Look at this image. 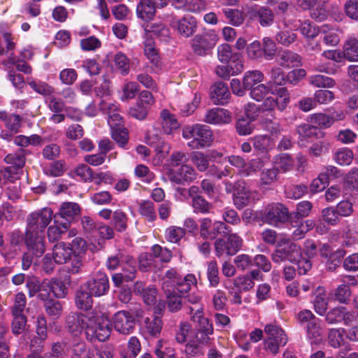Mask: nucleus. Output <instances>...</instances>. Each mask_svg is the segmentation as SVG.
I'll use <instances>...</instances> for the list:
<instances>
[{
    "instance_id": "nucleus-1",
    "label": "nucleus",
    "mask_w": 358,
    "mask_h": 358,
    "mask_svg": "<svg viewBox=\"0 0 358 358\" xmlns=\"http://www.w3.org/2000/svg\"><path fill=\"white\" fill-rule=\"evenodd\" d=\"M182 137L189 140L187 146L193 150L208 147L213 141V133L206 125L194 124L185 126L182 129Z\"/></svg>"
},
{
    "instance_id": "nucleus-2",
    "label": "nucleus",
    "mask_w": 358,
    "mask_h": 358,
    "mask_svg": "<svg viewBox=\"0 0 358 358\" xmlns=\"http://www.w3.org/2000/svg\"><path fill=\"white\" fill-rule=\"evenodd\" d=\"M301 256V248L298 245L289 238H282L278 241L271 259L275 263L286 261L294 263Z\"/></svg>"
},
{
    "instance_id": "nucleus-3",
    "label": "nucleus",
    "mask_w": 358,
    "mask_h": 358,
    "mask_svg": "<svg viewBox=\"0 0 358 358\" xmlns=\"http://www.w3.org/2000/svg\"><path fill=\"white\" fill-rule=\"evenodd\" d=\"M52 218L53 212L50 208H43L32 212L27 217L25 232L45 234V230Z\"/></svg>"
},
{
    "instance_id": "nucleus-4",
    "label": "nucleus",
    "mask_w": 358,
    "mask_h": 358,
    "mask_svg": "<svg viewBox=\"0 0 358 358\" xmlns=\"http://www.w3.org/2000/svg\"><path fill=\"white\" fill-rule=\"evenodd\" d=\"M114 350L106 348L102 350L88 348L85 341L80 340L72 343L69 358H114Z\"/></svg>"
},
{
    "instance_id": "nucleus-5",
    "label": "nucleus",
    "mask_w": 358,
    "mask_h": 358,
    "mask_svg": "<svg viewBox=\"0 0 358 358\" xmlns=\"http://www.w3.org/2000/svg\"><path fill=\"white\" fill-rule=\"evenodd\" d=\"M27 153V150L20 149L15 153L6 156L4 160L9 166L4 169V178L11 180L20 179V174L22 172V168L24 166L25 156Z\"/></svg>"
},
{
    "instance_id": "nucleus-6",
    "label": "nucleus",
    "mask_w": 358,
    "mask_h": 358,
    "mask_svg": "<svg viewBox=\"0 0 358 358\" xmlns=\"http://www.w3.org/2000/svg\"><path fill=\"white\" fill-rule=\"evenodd\" d=\"M289 216L288 208L285 205L281 203H271L265 207L262 220L264 222L276 227L286 222Z\"/></svg>"
},
{
    "instance_id": "nucleus-7",
    "label": "nucleus",
    "mask_w": 358,
    "mask_h": 358,
    "mask_svg": "<svg viewBox=\"0 0 358 358\" xmlns=\"http://www.w3.org/2000/svg\"><path fill=\"white\" fill-rule=\"evenodd\" d=\"M242 239L236 234L227 235V238H219L214 243L215 255L218 257L223 255L233 256L241 248Z\"/></svg>"
},
{
    "instance_id": "nucleus-8",
    "label": "nucleus",
    "mask_w": 358,
    "mask_h": 358,
    "mask_svg": "<svg viewBox=\"0 0 358 358\" xmlns=\"http://www.w3.org/2000/svg\"><path fill=\"white\" fill-rule=\"evenodd\" d=\"M80 213V208L77 203L64 202L59 208V213L54 215L55 223L61 225L64 230H68L71 221Z\"/></svg>"
},
{
    "instance_id": "nucleus-9",
    "label": "nucleus",
    "mask_w": 358,
    "mask_h": 358,
    "mask_svg": "<svg viewBox=\"0 0 358 358\" xmlns=\"http://www.w3.org/2000/svg\"><path fill=\"white\" fill-rule=\"evenodd\" d=\"M218 39L214 31H209L203 34L196 35L192 41V47L196 55L203 56L215 46Z\"/></svg>"
},
{
    "instance_id": "nucleus-10",
    "label": "nucleus",
    "mask_w": 358,
    "mask_h": 358,
    "mask_svg": "<svg viewBox=\"0 0 358 358\" xmlns=\"http://www.w3.org/2000/svg\"><path fill=\"white\" fill-rule=\"evenodd\" d=\"M87 320L82 313L71 312L65 317L64 327L72 336H79L90 325Z\"/></svg>"
},
{
    "instance_id": "nucleus-11",
    "label": "nucleus",
    "mask_w": 358,
    "mask_h": 358,
    "mask_svg": "<svg viewBox=\"0 0 358 358\" xmlns=\"http://www.w3.org/2000/svg\"><path fill=\"white\" fill-rule=\"evenodd\" d=\"M113 325L115 331L123 335L131 334L136 326V320L129 312L121 310L113 317Z\"/></svg>"
},
{
    "instance_id": "nucleus-12",
    "label": "nucleus",
    "mask_w": 358,
    "mask_h": 358,
    "mask_svg": "<svg viewBox=\"0 0 358 358\" xmlns=\"http://www.w3.org/2000/svg\"><path fill=\"white\" fill-rule=\"evenodd\" d=\"M85 286L92 296H102L109 291V280L106 273L98 272L85 283Z\"/></svg>"
},
{
    "instance_id": "nucleus-13",
    "label": "nucleus",
    "mask_w": 358,
    "mask_h": 358,
    "mask_svg": "<svg viewBox=\"0 0 358 358\" xmlns=\"http://www.w3.org/2000/svg\"><path fill=\"white\" fill-rule=\"evenodd\" d=\"M168 177L171 182L177 185H185L194 181L196 178L194 169L188 164H182L176 170H170Z\"/></svg>"
},
{
    "instance_id": "nucleus-14",
    "label": "nucleus",
    "mask_w": 358,
    "mask_h": 358,
    "mask_svg": "<svg viewBox=\"0 0 358 358\" xmlns=\"http://www.w3.org/2000/svg\"><path fill=\"white\" fill-rule=\"evenodd\" d=\"M24 243L27 250L35 255L36 259L42 257L45 252V234L25 232Z\"/></svg>"
},
{
    "instance_id": "nucleus-15",
    "label": "nucleus",
    "mask_w": 358,
    "mask_h": 358,
    "mask_svg": "<svg viewBox=\"0 0 358 358\" xmlns=\"http://www.w3.org/2000/svg\"><path fill=\"white\" fill-rule=\"evenodd\" d=\"M170 25L176 30L178 34L183 37L189 38L192 36L196 30V20L192 16H185L182 18H173L171 20Z\"/></svg>"
},
{
    "instance_id": "nucleus-16",
    "label": "nucleus",
    "mask_w": 358,
    "mask_h": 358,
    "mask_svg": "<svg viewBox=\"0 0 358 358\" xmlns=\"http://www.w3.org/2000/svg\"><path fill=\"white\" fill-rule=\"evenodd\" d=\"M111 328L108 322H98L92 324H90L86 330V339L90 342L96 340L103 342L106 341L110 335Z\"/></svg>"
},
{
    "instance_id": "nucleus-17",
    "label": "nucleus",
    "mask_w": 358,
    "mask_h": 358,
    "mask_svg": "<svg viewBox=\"0 0 358 358\" xmlns=\"http://www.w3.org/2000/svg\"><path fill=\"white\" fill-rule=\"evenodd\" d=\"M187 314L191 315V320L196 324L194 330L206 332L207 334H213V324L208 318L204 317L202 307L199 306L198 308L189 307Z\"/></svg>"
},
{
    "instance_id": "nucleus-18",
    "label": "nucleus",
    "mask_w": 358,
    "mask_h": 358,
    "mask_svg": "<svg viewBox=\"0 0 358 358\" xmlns=\"http://www.w3.org/2000/svg\"><path fill=\"white\" fill-rule=\"evenodd\" d=\"M315 38H317V45L321 43L327 45L336 46L338 44L340 38L336 31L324 24L321 27H315Z\"/></svg>"
},
{
    "instance_id": "nucleus-19",
    "label": "nucleus",
    "mask_w": 358,
    "mask_h": 358,
    "mask_svg": "<svg viewBox=\"0 0 358 358\" xmlns=\"http://www.w3.org/2000/svg\"><path fill=\"white\" fill-rule=\"evenodd\" d=\"M233 200L238 209H242L251 202V192L245 187L244 182L238 181L234 185Z\"/></svg>"
},
{
    "instance_id": "nucleus-20",
    "label": "nucleus",
    "mask_w": 358,
    "mask_h": 358,
    "mask_svg": "<svg viewBox=\"0 0 358 358\" xmlns=\"http://www.w3.org/2000/svg\"><path fill=\"white\" fill-rule=\"evenodd\" d=\"M231 96L227 85L222 82L214 83L210 88V98L216 105L227 103Z\"/></svg>"
},
{
    "instance_id": "nucleus-21",
    "label": "nucleus",
    "mask_w": 358,
    "mask_h": 358,
    "mask_svg": "<svg viewBox=\"0 0 358 358\" xmlns=\"http://www.w3.org/2000/svg\"><path fill=\"white\" fill-rule=\"evenodd\" d=\"M203 120L211 124H228L231 121V116L228 110L216 108L208 110Z\"/></svg>"
},
{
    "instance_id": "nucleus-22",
    "label": "nucleus",
    "mask_w": 358,
    "mask_h": 358,
    "mask_svg": "<svg viewBox=\"0 0 358 358\" xmlns=\"http://www.w3.org/2000/svg\"><path fill=\"white\" fill-rule=\"evenodd\" d=\"M255 107V104L249 103L245 108V113L247 117H242L238 120L236 128L238 134L245 136L252 133L254 127L251 124V121L255 119V115L251 113L252 109Z\"/></svg>"
},
{
    "instance_id": "nucleus-23",
    "label": "nucleus",
    "mask_w": 358,
    "mask_h": 358,
    "mask_svg": "<svg viewBox=\"0 0 358 358\" xmlns=\"http://www.w3.org/2000/svg\"><path fill=\"white\" fill-rule=\"evenodd\" d=\"M275 60L282 67L292 68L297 66L300 64L301 58L296 53L284 50L278 52Z\"/></svg>"
},
{
    "instance_id": "nucleus-24",
    "label": "nucleus",
    "mask_w": 358,
    "mask_h": 358,
    "mask_svg": "<svg viewBox=\"0 0 358 358\" xmlns=\"http://www.w3.org/2000/svg\"><path fill=\"white\" fill-rule=\"evenodd\" d=\"M275 12L268 6H260L254 13V17L263 27L272 26L275 22Z\"/></svg>"
},
{
    "instance_id": "nucleus-25",
    "label": "nucleus",
    "mask_w": 358,
    "mask_h": 358,
    "mask_svg": "<svg viewBox=\"0 0 358 358\" xmlns=\"http://www.w3.org/2000/svg\"><path fill=\"white\" fill-rule=\"evenodd\" d=\"M72 248L64 242L55 244L52 248V257L57 264H62L71 259Z\"/></svg>"
},
{
    "instance_id": "nucleus-26",
    "label": "nucleus",
    "mask_w": 358,
    "mask_h": 358,
    "mask_svg": "<svg viewBox=\"0 0 358 358\" xmlns=\"http://www.w3.org/2000/svg\"><path fill=\"white\" fill-rule=\"evenodd\" d=\"M74 300L76 307L80 310L87 311L92 307V294L83 287L76 291Z\"/></svg>"
},
{
    "instance_id": "nucleus-27",
    "label": "nucleus",
    "mask_w": 358,
    "mask_h": 358,
    "mask_svg": "<svg viewBox=\"0 0 358 358\" xmlns=\"http://www.w3.org/2000/svg\"><path fill=\"white\" fill-rule=\"evenodd\" d=\"M43 291L52 292L53 295L58 299L64 298L68 293V288L60 280L52 279L48 282L42 284Z\"/></svg>"
},
{
    "instance_id": "nucleus-28",
    "label": "nucleus",
    "mask_w": 358,
    "mask_h": 358,
    "mask_svg": "<svg viewBox=\"0 0 358 358\" xmlns=\"http://www.w3.org/2000/svg\"><path fill=\"white\" fill-rule=\"evenodd\" d=\"M156 8L150 0H141L136 7V15L138 18L149 21L155 15Z\"/></svg>"
},
{
    "instance_id": "nucleus-29",
    "label": "nucleus",
    "mask_w": 358,
    "mask_h": 358,
    "mask_svg": "<svg viewBox=\"0 0 358 358\" xmlns=\"http://www.w3.org/2000/svg\"><path fill=\"white\" fill-rule=\"evenodd\" d=\"M341 53L342 58H345L350 62L358 61V39L350 38L346 40Z\"/></svg>"
},
{
    "instance_id": "nucleus-30",
    "label": "nucleus",
    "mask_w": 358,
    "mask_h": 358,
    "mask_svg": "<svg viewBox=\"0 0 358 358\" xmlns=\"http://www.w3.org/2000/svg\"><path fill=\"white\" fill-rule=\"evenodd\" d=\"M254 148L260 152H268L275 146L273 139L267 135H259L252 138Z\"/></svg>"
},
{
    "instance_id": "nucleus-31",
    "label": "nucleus",
    "mask_w": 358,
    "mask_h": 358,
    "mask_svg": "<svg viewBox=\"0 0 358 358\" xmlns=\"http://www.w3.org/2000/svg\"><path fill=\"white\" fill-rule=\"evenodd\" d=\"M264 73L259 70L248 71L245 73L243 78V85L247 90H250L257 84L264 80Z\"/></svg>"
},
{
    "instance_id": "nucleus-32",
    "label": "nucleus",
    "mask_w": 358,
    "mask_h": 358,
    "mask_svg": "<svg viewBox=\"0 0 358 358\" xmlns=\"http://www.w3.org/2000/svg\"><path fill=\"white\" fill-rule=\"evenodd\" d=\"M36 323L37 336L31 339V347H34L36 345L40 347L41 343L47 338V322L45 316H38Z\"/></svg>"
},
{
    "instance_id": "nucleus-33",
    "label": "nucleus",
    "mask_w": 358,
    "mask_h": 358,
    "mask_svg": "<svg viewBox=\"0 0 358 358\" xmlns=\"http://www.w3.org/2000/svg\"><path fill=\"white\" fill-rule=\"evenodd\" d=\"M340 175V171L336 167L334 166H327L324 169V171L319 175L317 179L321 182L322 187H320L317 183L315 184V192L322 190L324 188L325 185L328 183L329 179L331 178H338Z\"/></svg>"
},
{
    "instance_id": "nucleus-34",
    "label": "nucleus",
    "mask_w": 358,
    "mask_h": 358,
    "mask_svg": "<svg viewBox=\"0 0 358 358\" xmlns=\"http://www.w3.org/2000/svg\"><path fill=\"white\" fill-rule=\"evenodd\" d=\"M328 306V296L323 287H318L315 291V310L320 315H323Z\"/></svg>"
},
{
    "instance_id": "nucleus-35",
    "label": "nucleus",
    "mask_w": 358,
    "mask_h": 358,
    "mask_svg": "<svg viewBox=\"0 0 358 358\" xmlns=\"http://www.w3.org/2000/svg\"><path fill=\"white\" fill-rule=\"evenodd\" d=\"M136 262L131 256L127 255L123 258L122 273L126 281L133 280L136 278Z\"/></svg>"
},
{
    "instance_id": "nucleus-36",
    "label": "nucleus",
    "mask_w": 358,
    "mask_h": 358,
    "mask_svg": "<svg viewBox=\"0 0 358 358\" xmlns=\"http://www.w3.org/2000/svg\"><path fill=\"white\" fill-rule=\"evenodd\" d=\"M298 321L301 327L306 331L307 337H313L311 330L313 328V314L309 310H304L299 313Z\"/></svg>"
},
{
    "instance_id": "nucleus-37",
    "label": "nucleus",
    "mask_w": 358,
    "mask_h": 358,
    "mask_svg": "<svg viewBox=\"0 0 358 358\" xmlns=\"http://www.w3.org/2000/svg\"><path fill=\"white\" fill-rule=\"evenodd\" d=\"M278 168L272 167L263 169L259 176V185L266 187L272 185L278 180Z\"/></svg>"
},
{
    "instance_id": "nucleus-38",
    "label": "nucleus",
    "mask_w": 358,
    "mask_h": 358,
    "mask_svg": "<svg viewBox=\"0 0 358 358\" xmlns=\"http://www.w3.org/2000/svg\"><path fill=\"white\" fill-rule=\"evenodd\" d=\"M332 122L333 119L330 118L327 115L322 113L315 114V137L317 138H322L325 135V133L320 129L316 131V124L321 128H327L330 127Z\"/></svg>"
},
{
    "instance_id": "nucleus-39",
    "label": "nucleus",
    "mask_w": 358,
    "mask_h": 358,
    "mask_svg": "<svg viewBox=\"0 0 358 358\" xmlns=\"http://www.w3.org/2000/svg\"><path fill=\"white\" fill-rule=\"evenodd\" d=\"M222 11L229 20V23L233 26H241L245 20L243 12L238 9L223 8Z\"/></svg>"
},
{
    "instance_id": "nucleus-40",
    "label": "nucleus",
    "mask_w": 358,
    "mask_h": 358,
    "mask_svg": "<svg viewBox=\"0 0 358 358\" xmlns=\"http://www.w3.org/2000/svg\"><path fill=\"white\" fill-rule=\"evenodd\" d=\"M141 343L136 336L129 338L127 343V351L123 350L120 352L121 358H136L141 351Z\"/></svg>"
},
{
    "instance_id": "nucleus-41",
    "label": "nucleus",
    "mask_w": 358,
    "mask_h": 358,
    "mask_svg": "<svg viewBox=\"0 0 358 358\" xmlns=\"http://www.w3.org/2000/svg\"><path fill=\"white\" fill-rule=\"evenodd\" d=\"M197 280L194 275L187 274L184 278L180 277L177 281L176 289L181 294L187 293L192 285H196Z\"/></svg>"
},
{
    "instance_id": "nucleus-42",
    "label": "nucleus",
    "mask_w": 358,
    "mask_h": 358,
    "mask_svg": "<svg viewBox=\"0 0 358 358\" xmlns=\"http://www.w3.org/2000/svg\"><path fill=\"white\" fill-rule=\"evenodd\" d=\"M166 299L167 308L170 312H178L182 308V296L175 292H167L165 294Z\"/></svg>"
},
{
    "instance_id": "nucleus-43",
    "label": "nucleus",
    "mask_w": 358,
    "mask_h": 358,
    "mask_svg": "<svg viewBox=\"0 0 358 358\" xmlns=\"http://www.w3.org/2000/svg\"><path fill=\"white\" fill-rule=\"evenodd\" d=\"M44 306L46 313L54 318H58L63 311L62 303L55 299L46 300Z\"/></svg>"
},
{
    "instance_id": "nucleus-44",
    "label": "nucleus",
    "mask_w": 358,
    "mask_h": 358,
    "mask_svg": "<svg viewBox=\"0 0 358 358\" xmlns=\"http://www.w3.org/2000/svg\"><path fill=\"white\" fill-rule=\"evenodd\" d=\"M313 125L309 122L302 123L296 128L299 134V143L304 145L305 143L311 140L313 136Z\"/></svg>"
},
{
    "instance_id": "nucleus-45",
    "label": "nucleus",
    "mask_w": 358,
    "mask_h": 358,
    "mask_svg": "<svg viewBox=\"0 0 358 358\" xmlns=\"http://www.w3.org/2000/svg\"><path fill=\"white\" fill-rule=\"evenodd\" d=\"M191 160L193 164L196 167V169L201 171L203 172L208 169L209 167V160L203 152H194L191 155Z\"/></svg>"
},
{
    "instance_id": "nucleus-46",
    "label": "nucleus",
    "mask_w": 358,
    "mask_h": 358,
    "mask_svg": "<svg viewBox=\"0 0 358 358\" xmlns=\"http://www.w3.org/2000/svg\"><path fill=\"white\" fill-rule=\"evenodd\" d=\"M275 39L278 43L289 46L296 41V34L291 30L282 29L277 32Z\"/></svg>"
},
{
    "instance_id": "nucleus-47",
    "label": "nucleus",
    "mask_w": 358,
    "mask_h": 358,
    "mask_svg": "<svg viewBox=\"0 0 358 358\" xmlns=\"http://www.w3.org/2000/svg\"><path fill=\"white\" fill-rule=\"evenodd\" d=\"M157 358H176V350L171 346L166 345L162 341L157 342L155 349Z\"/></svg>"
},
{
    "instance_id": "nucleus-48",
    "label": "nucleus",
    "mask_w": 358,
    "mask_h": 358,
    "mask_svg": "<svg viewBox=\"0 0 358 358\" xmlns=\"http://www.w3.org/2000/svg\"><path fill=\"white\" fill-rule=\"evenodd\" d=\"M207 277L210 285L215 287L220 283L219 269L215 261H211L208 264Z\"/></svg>"
},
{
    "instance_id": "nucleus-49",
    "label": "nucleus",
    "mask_w": 358,
    "mask_h": 358,
    "mask_svg": "<svg viewBox=\"0 0 358 358\" xmlns=\"http://www.w3.org/2000/svg\"><path fill=\"white\" fill-rule=\"evenodd\" d=\"M334 159L341 165H349L353 159V152L346 148L338 149L335 152Z\"/></svg>"
},
{
    "instance_id": "nucleus-50",
    "label": "nucleus",
    "mask_w": 358,
    "mask_h": 358,
    "mask_svg": "<svg viewBox=\"0 0 358 358\" xmlns=\"http://www.w3.org/2000/svg\"><path fill=\"white\" fill-rule=\"evenodd\" d=\"M194 211L196 213H208L213 208V204L207 201L203 197H196L192 201Z\"/></svg>"
},
{
    "instance_id": "nucleus-51",
    "label": "nucleus",
    "mask_w": 358,
    "mask_h": 358,
    "mask_svg": "<svg viewBox=\"0 0 358 358\" xmlns=\"http://www.w3.org/2000/svg\"><path fill=\"white\" fill-rule=\"evenodd\" d=\"M113 223L115 229L120 232L124 231L127 227V217L122 210H115L113 214Z\"/></svg>"
},
{
    "instance_id": "nucleus-52",
    "label": "nucleus",
    "mask_w": 358,
    "mask_h": 358,
    "mask_svg": "<svg viewBox=\"0 0 358 358\" xmlns=\"http://www.w3.org/2000/svg\"><path fill=\"white\" fill-rule=\"evenodd\" d=\"M329 0H315V19L318 21L325 20L329 15Z\"/></svg>"
},
{
    "instance_id": "nucleus-53",
    "label": "nucleus",
    "mask_w": 358,
    "mask_h": 358,
    "mask_svg": "<svg viewBox=\"0 0 358 358\" xmlns=\"http://www.w3.org/2000/svg\"><path fill=\"white\" fill-rule=\"evenodd\" d=\"M185 229L176 226L169 227L166 229V238L171 243H178L185 236Z\"/></svg>"
},
{
    "instance_id": "nucleus-54",
    "label": "nucleus",
    "mask_w": 358,
    "mask_h": 358,
    "mask_svg": "<svg viewBox=\"0 0 358 358\" xmlns=\"http://www.w3.org/2000/svg\"><path fill=\"white\" fill-rule=\"evenodd\" d=\"M272 90L269 85L264 84H259L250 90V96L257 101H263L264 99Z\"/></svg>"
},
{
    "instance_id": "nucleus-55",
    "label": "nucleus",
    "mask_w": 358,
    "mask_h": 358,
    "mask_svg": "<svg viewBox=\"0 0 358 358\" xmlns=\"http://www.w3.org/2000/svg\"><path fill=\"white\" fill-rule=\"evenodd\" d=\"M13 320L11 323V331L13 334H22L26 329L27 317L24 315H13Z\"/></svg>"
},
{
    "instance_id": "nucleus-56",
    "label": "nucleus",
    "mask_w": 358,
    "mask_h": 358,
    "mask_svg": "<svg viewBox=\"0 0 358 358\" xmlns=\"http://www.w3.org/2000/svg\"><path fill=\"white\" fill-rule=\"evenodd\" d=\"M262 49L264 58L266 60H271L275 55L277 48L274 41L266 37L263 39Z\"/></svg>"
},
{
    "instance_id": "nucleus-57",
    "label": "nucleus",
    "mask_w": 358,
    "mask_h": 358,
    "mask_svg": "<svg viewBox=\"0 0 358 358\" xmlns=\"http://www.w3.org/2000/svg\"><path fill=\"white\" fill-rule=\"evenodd\" d=\"M264 165L265 162L263 158L257 157L252 159L250 161L245 169L243 170V175L245 176H249L253 173H255L262 170Z\"/></svg>"
},
{
    "instance_id": "nucleus-58",
    "label": "nucleus",
    "mask_w": 358,
    "mask_h": 358,
    "mask_svg": "<svg viewBox=\"0 0 358 358\" xmlns=\"http://www.w3.org/2000/svg\"><path fill=\"white\" fill-rule=\"evenodd\" d=\"M140 213L142 216L145 217L148 221L152 222L157 217V214L155 210L154 204L152 201H143L140 205Z\"/></svg>"
},
{
    "instance_id": "nucleus-59",
    "label": "nucleus",
    "mask_w": 358,
    "mask_h": 358,
    "mask_svg": "<svg viewBox=\"0 0 358 358\" xmlns=\"http://www.w3.org/2000/svg\"><path fill=\"white\" fill-rule=\"evenodd\" d=\"M145 323L147 331L152 336H157L160 333L162 328V321L159 317L155 316L152 319L147 318Z\"/></svg>"
},
{
    "instance_id": "nucleus-60",
    "label": "nucleus",
    "mask_w": 358,
    "mask_h": 358,
    "mask_svg": "<svg viewBox=\"0 0 358 358\" xmlns=\"http://www.w3.org/2000/svg\"><path fill=\"white\" fill-rule=\"evenodd\" d=\"M329 342L330 345L337 348L343 345V330L342 329H332L329 332Z\"/></svg>"
},
{
    "instance_id": "nucleus-61",
    "label": "nucleus",
    "mask_w": 358,
    "mask_h": 358,
    "mask_svg": "<svg viewBox=\"0 0 358 358\" xmlns=\"http://www.w3.org/2000/svg\"><path fill=\"white\" fill-rule=\"evenodd\" d=\"M111 130L113 140L115 141L120 146L124 147L127 143L129 139L127 130L122 127L112 129Z\"/></svg>"
},
{
    "instance_id": "nucleus-62",
    "label": "nucleus",
    "mask_w": 358,
    "mask_h": 358,
    "mask_svg": "<svg viewBox=\"0 0 358 358\" xmlns=\"http://www.w3.org/2000/svg\"><path fill=\"white\" fill-rule=\"evenodd\" d=\"M152 252L155 257L160 258L163 262H169L172 258V252L166 248H162L159 245H153L152 247Z\"/></svg>"
},
{
    "instance_id": "nucleus-63",
    "label": "nucleus",
    "mask_w": 358,
    "mask_h": 358,
    "mask_svg": "<svg viewBox=\"0 0 358 358\" xmlns=\"http://www.w3.org/2000/svg\"><path fill=\"white\" fill-rule=\"evenodd\" d=\"M344 11L350 19L358 21V0H347L344 6Z\"/></svg>"
},
{
    "instance_id": "nucleus-64",
    "label": "nucleus",
    "mask_w": 358,
    "mask_h": 358,
    "mask_svg": "<svg viewBox=\"0 0 358 358\" xmlns=\"http://www.w3.org/2000/svg\"><path fill=\"white\" fill-rule=\"evenodd\" d=\"M351 296V290L350 287L342 282L335 292V299L342 303H347Z\"/></svg>"
}]
</instances>
